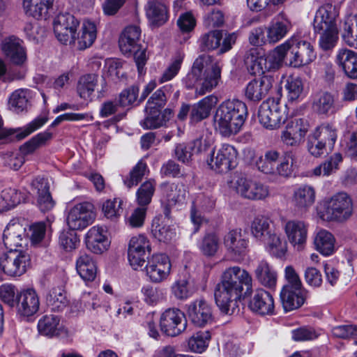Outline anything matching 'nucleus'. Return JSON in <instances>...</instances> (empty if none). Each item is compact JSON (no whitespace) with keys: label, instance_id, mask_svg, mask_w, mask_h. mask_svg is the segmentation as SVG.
I'll return each instance as SVG.
<instances>
[{"label":"nucleus","instance_id":"1","mask_svg":"<svg viewBox=\"0 0 357 357\" xmlns=\"http://www.w3.org/2000/svg\"><path fill=\"white\" fill-rule=\"evenodd\" d=\"M252 277L246 269L233 266L225 268L215 288V303L225 314H232L238 307L244 287L245 295H250L252 290Z\"/></svg>","mask_w":357,"mask_h":357},{"label":"nucleus","instance_id":"2","mask_svg":"<svg viewBox=\"0 0 357 357\" xmlns=\"http://www.w3.org/2000/svg\"><path fill=\"white\" fill-rule=\"evenodd\" d=\"M222 63L208 54L200 55L195 61L191 71L183 79L188 89L195 88L199 96L216 87L221 78Z\"/></svg>","mask_w":357,"mask_h":357},{"label":"nucleus","instance_id":"3","mask_svg":"<svg viewBox=\"0 0 357 357\" xmlns=\"http://www.w3.org/2000/svg\"><path fill=\"white\" fill-rule=\"evenodd\" d=\"M248 116L245 102L232 99L222 102L217 108L213 116L215 129L224 137L238 133Z\"/></svg>","mask_w":357,"mask_h":357},{"label":"nucleus","instance_id":"4","mask_svg":"<svg viewBox=\"0 0 357 357\" xmlns=\"http://www.w3.org/2000/svg\"><path fill=\"white\" fill-rule=\"evenodd\" d=\"M276 54L280 66L287 59L291 67L300 68L308 65L316 58L313 46L310 43L292 36L276 47Z\"/></svg>","mask_w":357,"mask_h":357},{"label":"nucleus","instance_id":"5","mask_svg":"<svg viewBox=\"0 0 357 357\" xmlns=\"http://www.w3.org/2000/svg\"><path fill=\"white\" fill-rule=\"evenodd\" d=\"M295 162V153L292 151L280 153L270 149L259 156L255 162L257 169L263 174L289 178L294 172L293 165Z\"/></svg>","mask_w":357,"mask_h":357},{"label":"nucleus","instance_id":"6","mask_svg":"<svg viewBox=\"0 0 357 357\" xmlns=\"http://www.w3.org/2000/svg\"><path fill=\"white\" fill-rule=\"evenodd\" d=\"M353 213V202L350 196L344 192L335 194L324 204L320 211L321 219L326 221L342 222Z\"/></svg>","mask_w":357,"mask_h":357},{"label":"nucleus","instance_id":"7","mask_svg":"<svg viewBox=\"0 0 357 357\" xmlns=\"http://www.w3.org/2000/svg\"><path fill=\"white\" fill-rule=\"evenodd\" d=\"M31 266L29 255L17 250H10L0 257V282L4 280L3 274L10 277L24 275Z\"/></svg>","mask_w":357,"mask_h":357},{"label":"nucleus","instance_id":"8","mask_svg":"<svg viewBox=\"0 0 357 357\" xmlns=\"http://www.w3.org/2000/svg\"><path fill=\"white\" fill-rule=\"evenodd\" d=\"M259 123L266 129L279 128L287 120L284 106L278 98H268L264 101L258 111Z\"/></svg>","mask_w":357,"mask_h":357},{"label":"nucleus","instance_id":"9","mask_svg":"<svg viewBox=\"0 0 357 357\" xmlns=\"http://www.w3.org/2000/svg\"><path fill=\"white\" fill-rule=\"evenodd\" d=\"M276 54V47L266 56L261 54L257 49H250L245 55V63L250 74L261 75L273 69H278L280 66Z\"/></svg>","mask_w":357,"mask_h":357},{"label":"nucleus","instance_id":"10","mask_svg":"<svg viewBox=\"0 0 357 357\" xmlns=\"http://www.w3.org/2000/svg\"><path fill=\"white\" fill-rule=\"evenodd\" d=\"M96 217L93 205L84 202L75 204L68 209L66 223L71 230H82L91 225Z\"/></svg>","mask_w":357,"mask_h":357},{"label":"nucleus","instance_id":"11","mask_svg":"<svg viewBox=\"0 0 357 357\" xmlns=\"http://www.w3.org/2000/svg\"><path fill=\"white\" fill-rule=\"evenodd\" d=\"M237 156L238 152L233 146L224 144L213 149L208 160V164L216 172H225L236 167Z\"/></svg>","mask_w":357,"mask_h":357},{"label":"nucleus","instance_id":"12","mask_svg":"<svg viewBox=\"0 0 357 357\" xmlns=\"http://www.w3.org/2000/svg\"><path fill=\"white\" fill-rule=\"evenodd\" d=\"M40 298L35 289L29 288L21 291L16 296V313L24 321H30L40 309Z\"/></svg>","mask_w":357,"mask_h":357},{"label":"nucleus","instance_id":"13","mask_svg":"<svg viewBox=\"0 0 357 357\" xmlns=\"http://www.w3.org/2000/svg\"><path fill=\"white\" fill-rule=\"evenodd\" d=\"M234 188L238 195L249 200H264L270 195L267 185L243 176L234 181Z\"/></svg>","mask_w":357,"mask_h":357},{"label":"nucleus","instance_id":"14","mask_svg":"<svg viewBox=\"0 0 357 357\" xmlns=\"http://www.w3.org/2000/svg\"><path fill=\"white\" fill-rule=\"evenodd\" d=\"M186 313L190 322L197 327H205L214 321L212 306L204 298H196L188 304Z\"/></svg>","mask_w":357,"mask_h":357},{"label":"nucleus","instance_id":"15","mask_svg":"<svg viewBox=\"0 0 357 357\" xmlns=\"http://www.w3.org/2000/svg\"><path fill=\"white\" fill-rule=\"evenodd\" d=\"M145 269L146 274L151 282L161 283L169 278L172 264L167 255L155 254L148 260Z\"/></svg>","mask_w":357,"mask_h":357},{"label":"nucleus","instance_id":"16","mask_svg":"<svg viewBox=\"0 0 357 357\" xmlns=\"http://www.w3.org/2000/svg\"><path fill=\"white\" fill-rule=\"evenodd\" d=\"M160 326L161 331L168 336L180 335L187 326L184 313L177 308L166 310L160 316Z\"/></svg>","mask_w":357,"mask_h":357},{"label":"nucleus","instance_id":"17","mask_svg":"<svg viewBox=\"0 0 357 357\" xmlns=\"http://www.w3.org/2000/svg\"><path fill=\"white\" fill-rule=\"evenodd\" d=\"M162 191V204L166 218L169 219L171 208L184 202L186 190L182 183H163L160 185Z\"/></svg>","mask_w":357,"mask_h":357},{"label":"nucleus","instance_id":"18","mask_svg":"<svg viewBox=\"0 0 357 357\" xmlns=\"http://www.w3.org/2000/svg\"><path fill=\"white\" fill-rule=\"evenodd\" d=\"M54 31L58 40L63 44L72 43L76 35L79 22L70 13L58 15L54 20Z\"/></svg>","mask_w":357,"mask_h":357},{"label":"nucleus","instance_id":"19","mask_svg":"<svg viewBox=\"0 0 357 357\" xmlns=\"http://www.w3.org/2000/svg\"><path fill=\"white\" fill-rule=\"evenodd\" d=\"M308 126L303 119H294L289 121L284 130L281 132L282 142L288 146H298L304 142Z\"/></svg>","mask_w":357,"mask_h":357},{"label":"nucleus","instance_id":"20","mask_svg":"<svg viewBox=\"0 0 357 357\" xmlns=\"http://www.w3.org/2000/svg\"><path fill=\"white\" fill-rule=\"evenodd\" d=\"M283 230L289 243L298 250L303 248L306 243L308 225L303 220L294 219L286 221Z\"/></svg>","mask_w":357,"mask_h":357},{"label":"nucleus","instance_id":"21","mask_svg":"<svg viewBox=\"0 0 357 357\" xmlns=\"http://www.w3.org/2000/svg\"><path fill=\"white\" fill-rule=\"evenodd\" d=\"M274 79L269 75H263L250 81L245 89L247 99L253 102H259L271 90Z\"/></svg>","mask_w":357,"mask_h":357},{"label":"nucleus","instance_id":"22","mask_svg":"<svg viewBox=\"0 0 357 357\" xmlns=\"http://www.w3.org/2000/svg\"><path fill=\"white\" fill-rule=\"evenodd\" d=\"M215 205V199L211 194L199 193L194 198L190 209V219L195 225L194 232L199 230L203 222L201 211H211Z\"/></svg>","mask_w":357,"mask_h":357},{"label":"nucleus","instance_id":"23","mask_svg":"<svg viewBox=\"0 0 357 357\" xmlns=\"http://www.w3.org/2000/svg\"><path fill=\"white\" fill-rule=\"evenodd\" d=\"M227 250L234 257L244 256L248 248V239L241 229H234L228 231L223 238Z\"/></svg>","mask_w":357,"mask_h":357},{"label":"nucleus","instance_id":"24","mask_svg":"<svg viewBox=\"0 0 357 357\" xmlns=\"http://www.w3.org/2000/svg\"><path fill=\"white\" fill-rule=\"evenodd\" d=\"M340 8L337 6L326 3L321 6L316 12L314 19V29H331L337 27Z\"/></svg>","mask_w":357,"mask_h":357},{"label":"nucleus","instance_id":"25","mask_svg":"<svg viewBox=\"0 0 357 357\" xmlns=\"http://www.w3.org/2000/svg\"><path fill=\"white\" fill-rule=\"evenodd\" d=\"M47 121L48 118L46 115L40 116L34 119L23 128L3 129L0 131V140H3L6 142L22 140L41 128Z\"/></svg>","mask_w":357,"mask_h":357},{"label":"nucleus","instance_id":"26","mask_svg":"<svg viewBox=\"0 0 357 357\" xmlns=\"http://www.w3.org/2000/svg\"><path fill=\"white\" fill-rule=\"evenodd\" d=\"M291 28L292 24L287 17L282 13L276 15L266 27L268 43H277L287 35Z\"/></svg>","mask_w":357,"mask_h":357},{"label":"nucleus","instance_id":"27","mask_svg":"<svg viewBox=\"0 0 357 357\" xmlns=\"http://www.w3.org/2000/svg\"><path fill=\"white\" fill-rule=\"evenodd\" d=\"M1 50L6 57L14 64L22 65L26 60V52L23 41L15 36L3 39Z\"/></svg>","mask_w":357,"mask_h":357},{"label":"nucleus","instance_id":"28","mask_svg":"<svg viewBox=\"0 0 357 357\" xmlns=\"http://www.w3.org/2000/svg\"><path fill=\"white\" fill-rule=\"evenodd\" d=\"M31 190L37 195V206L42 212L52 210L55 205L50 192L48 182L43 178H36L31 182Z\"/></svg>","mask_w":357,"mask_h":357},{"label":"nucleus","instance_id":"29","mask_svg":"<svg viewBox=\"0 0 357 357\" xmlns=\"http://www.w3.org/2000/svg\"><path fill=\"white\" fill-rule=\"evenodd\" d=\"M85 243L87 248L96 254L105 252L109 245L106 231L100 226H93L87 231Z\"/></svg>","mask_w":357,"mask_h":357},{"label":"nucleus","instance_id":"30","mask_svg":"<svg viewBox=\"0 0 357 357\" xmlns=\"http://www.w3.org/2000/svg\"><path fill=\"white\" fill-rule=\"evenodd\" d=\"M96 35V24L88 20H84L79 33H76L70 44L79 50H86L93 45Z\"/></svg>","mask_w":357,"mask_h":357},{"label":"nucleus","instance_id":"31","mask_svg":"<svg viewBox=\"0 0 357 357\" xmlns=\"http://www.w3.org/2000/svg\"><path fill=\"white\" fill-rule=\"evenodd\" d=\"M249 307L254 312L261 315H271L274 312V300L267 291L259 289L251 298Z\"/></svg>","mask_w":357,"mask_h":357},{"label":"nucleus","instance_id":"32","mask_svg":"<svg viewBox=\"0 0 357 357\" xmlns=\"http://www.w3.org/2000/svg\"><path fill=\"white\" fill-rule=\"evenodd\" d=\"M312 107L318 115L328 116L337 111L335 95L328 91H319L313 96Z\"/></svg>","mask_w":357,"mask_h":357},{"label":"nucleus","instance_id":"33","mask_svg":"<svg viewBox=\"0 0 357 357\" xmlns=\"http://www.w3.org/2000/svg\"><path fill=\"white\" fill-rule=\"evenodd\" d=\"M54 0H23L22 8L24 13L36 20H45L53 8Z\"/></svg>","mask_w":357,"mask_h":357},{"label":"nucleus","instance_id":"34","mask_svg":"<svg viewBox=\"0 0 357 357\" xmlns=\"http://www.w3.org/2000/svg\"><path fill=\"white\" fill-rule=\"evenodd\" d=\"M141 29L137 25H130L125 28L119 40V48L123 54H130L139 47Z\"/></svg>","mask_w":357,"mask_h":357},{"label":"nucleus","instance_id":"35","mask_svg":"<svg viewBox=\"0 0 357 357\" xmlns=\"http://www.w3.org/2000/svg\"><path fill=\"white\" fill-rule=\"evenodd\" d=\"M280 299L284 311L289 312L301 307L305 298L303 289L284 286L280 292Z\"/></svg>","mask_w":357,"mask_h":357},{"label":"nucleus","instance_id":"36","mask_svg":"<svg viewBox=\"0 0 357 357\" xmlns=\"http://www.w3.org/2000/svg\"><path fill=\"white\" fill-rule=\"evenodd\" d=\"M146 115L140 125L144 129H156L166 124L170 119L172 112L169 109L161 112L158 108L146 107Z\"/></svg>","mask_w":357,"mask_h":357},{"label":"nucleus","instance_id":"37","mask_svg":"<svg viewBox=\"0 0 357 357\" xmlns=\"http://www.w3.org/2000/svg\"><path fill=\"white\" fill-rule=\"evenodd\" d=\"M337 63L345 75L351 79L357 78V53L348 49H341L336 56Z\"/></svg>","mask_w":357,"mask_h":357},{"label":"nucleus","instance_id":"38","mask_svg":"<svg viewBox=\"0 0 357 357\" xmlns=\"http://www.w3.org/2000/svg\"><path fill=\"white\" fill-rule=\"evenodd\" d=\"M254 273L257 280L261 285L269 288L274 287L276 285L277 272L266 260L259 261Z\"/></svg>","mask_w":357,"mask_h":357},{"label":"nucleus","instance_id":"39","mask_svg":"<svg viewBox=\"0 0 357 357\" xmlns=\"http://www.w3.org/2000/svg\"><path fill=\"white\" fill-rule=\"evenodd\" d=\"M146 14L151 23L156 26L164 24L168 20L167 7L158 0H150L147 2Z\"/></svg>","mask_w":357,"mask_h":357},{"label":"nucleus","instance_id":"40","mask_svg":"<svg viewBox=\"0 0 357 357\" xmlns=\"http://www.w3.org/2000/svg\"><path fill=\"white\" fill-rule=\"evenodd\" d=\"M76 270L85 281H93L97 274V267L92 257L86 253H80L76 260Z\"/></svg>","mask_w":357,"mask_h":357},{"label":"nucleus","instance_id":"41","mask_svg":"<svg viewBox=\"0 0 357 357\" xmlns=\"http://www.w3.org/2000/svg\"><path fill=\"white\" fill-rule=\"evenodd\" d=\"M38 333L43 336L54 337L60 335L62 325L60 318L53 314H47L42 317L38 322Z\"/></svg>","mask_w":357,"mask_h":357},{"label":"nucleus","instance_id":"42","mask_svg":"<svg viewBox=\"0 0 357 357\" xmlns=\"http://www.w3.org/2000/svg\"><path fill=\"white\" fill-rule=\"evenodd\" d=\"M215 102L216 98L208 96L204 98L197 104L194 105L190 109V122L195 123L207 118Z\"/></svg>","mask_w":357,"mask_h":357},{"label":"nucleus","instance_id":"43","mask_svg":"<svg viewBox=\"0 0 357 357\" xmlns=\"http://www.w3.org/2000/svg\"><path fill=\"white\" fill-rule=\"evenodd\" d=\"M292 200L298 208H307L315 201V190L311 185H302L294 190Z\"/></svg>","mask_w":357,"mask_h":357},{"label":"nucleus","instance_id":"44","mask_svg":"<svg viewBox=\"0 0 357 357\" xmlns=\"http://www.w3.org/2000/svg\"><path fill=\"white\" fill-rule=\"evenodd\" d=\"M250 231L253 237L261 242H265L266 238L275 231L271 229L270 219L263 215H258L253 219Z\"/></svg>","mask_w":357,"mask_h":357},{"label":"nucleus","instance_id":"45","mask_svg":"<svg viewBox=\"0 0 357 357\" xmlns=\"http://www.w3.org/2000/svg\"><path fill=\"white\" fill-rule=\"evenodd\" d=\"M24 229L19 223H9L3 231V240L5 246L13 250L22 246Z\"/></svg>","mask_w":357,"mask_h":357},{"label":"nucleus","instance_id":"46","mask_svg":"<svg viewBox=\"0 0 357 357\" xmlns=\"http://www.w3.org/2000/svg\"><path fill=\"white\" fill-rule=\"evenodd\" d=\"M98 82V76L96 74H86L82 76L77 86L79 96L86 100H92Z\"/></svg>","mask_w":357,"mask_h":357},{"label":"nucleus","instance_id":"47","mask_svg":"<svg viewBox=\"0 0 357 357\" xmlns=\"http://www.w3.org/2000/svg\"><path fill=\"white\" fill-rule=\"evenodd\" d=\"M342 161V155L340 153H335L319 166L314 167L312 170V174L315 176H328L339 169L340 165Z\"/></svg>","mask_w":357,"mask_h":357},{"label":"nucleus","instance_id":"48","mask_svg":"<svg viewBox=\"0 0 357 357\" xmlns=\"http://www.w3.org/2000/svg\"><path fill=\"white\" fill-rule=\"evenodd\" d=\"M335 242L333 235L325 229L318 231L314 238L317 250L324 256H329L334 252Z\"/></svg>","mask_w":357,"mask_h":357},{"label":"nucleus","instance_id":"49","mask_svg":"<svg viewBox=\"0 0 357 357\" xmlns=\"http://www.w3.org/2000/svg\"><path fill=\"white\" fill-rule=\"evenodd\" d=\"M342 37L347 45L357 48V15H350L345 17Z\"/></svg>","mask_w":357,"mask_h":357},{"label":"nucleus","instance_id":"50","mask_svg":"<svg viewBox=\"0 0 357 357\" xmlns=\"http://www.w3.org/2000/svg\"><path fill=\"white\" fill-rule=\"evenodd\" d=\"M172 294L178 300H185L196 291L194 280L190 278H180L176 280L171 287Z\"/></svg>","mask_w":357,"mask_h":357},{"label":"nucleus","instance_id":"51","mask_svg":"<svg viewBox=\"0 0 357 357\" xmlns=\"http://www.w3.org/2000/svg\"><path fill=\"white\" fill-rule=\"evenodd\" d=\"M266 241H267L266 249L270 255L280 259L285 258L287 244L282 240L280 234L274 231Z\"/></svg>","mask_w":357,"mask_h":357},{"label":"nucleus","instance_id":"52","mask_svg":"<svg viewBox=\"0 0 357 357\" xmlns=\"http://www.w3.org/2000/svg\"><path fill=\"white\" fill-rule=\"evenodd\" d=\"M31 98V92L29 89H20L15 90L10 95L9 105L11 109L16 113L26 110Z\"/></svg>","mask_w":357,"mask_h":357},{"label":"nucleus","instance_id":"53","mask_svg":"<svg viewBox=\"0 0 357 357\" xmlns=\"http://www.w3.org/2000/svg\"><path fill=\"white\" fill-rule=\"evenodd\" d=\"M312 137L333 148L337 137V130L332 124L324 123L314 129Z\"/></svg>","mask_w":357,"mask_h":357},{"label":"nucleus","instance_id":"54","mask_svg":"<svg viewBox=\"0 0 357 357\" xmlns=\"http://www.w3.org/2000/svg\"><path fill=\"white\" fill-rule=\"evenodd\" d=\"M220 245V238L213 232L205 234L198 243L200 252L207 257H214L218 252Z\"/></svg>","mask_w":357,"mask_h":357},{"label":"nucleus","instance_id":"55","mask_svg":"<svg viewBox=\"0 0 357 357\" xmlns=\"http://www.w3.org/2000/svg\"><path fill=\"white\" fill-rule=\"evenodd\" d=\"M46 302L50 310L53 312L63 311L68 304V301L61 288H52L46 297Z\"/></svg>","mask_w":357,"mask_h":357},{"label":"nucleus","instance_id":"56","mask_svg":"<svg viewBox=\"0 0 357 357\" xmlns=\"http://www.w3.org/2000/svg\"><path fill=\"white\" fill-rule=\"evenodd\" d=\"M211 339L210 331H198L189 338L188 341V348L192 352L202 354L208 348Z\"/></svg>","mask_w":357,"mask_h":357},{"label":"nucleus","instance_id":"57","mask_svg":"<svg viewBox=\"0 0 357 357\" xmlns=\"http://www.w3.org/2000/svg\"><path fill=\"white\" fill-rule=\"evenodd\" d=\"M22 199V194L15 188H6L0 194V211H7L18 205Z\"/></svg>","mask_w":357,"mask_h":357},{"label":"nucleus","instance_id":"58","mask_svg":"<svg viewBox=\"0 0 357 357\" xmlns=\"http://www.w3.org/2000/svg\"><path fill=\"white\" fill-rule=\"evenodd\" d=\"M151 231L159 241L167 243L175 236V231L169 226L164 223L160 218L153 220Z\"/></svg>","mask_w":357,"mask_h":357},{"label":"nucleus","instance_id":"59","mask_svg":"<svg viewBox=\"0 0 357 357\" xmlns=\"http://www.w3.org/2000/svg\"><path fill=\"white\" fill-rule=\"evenodd\" d=\"M314 31L320 33L319 45L323 50H331L336 45L339 38L338 28L323 29Z\"/></svg>","mask_w":357,"mask_h":357},{"label":"nucleus","instance_id":"60","mask_svg":"<svg viewBox=\"0 0 357 357\" xmlns=\"http://www.w3.org/2000/svg\"><path fill=\"white\" fill-rule=\"evenodd\" d=\"M185 57V54L183 52H178L172 58L171 63L164 70L162 74L159 78L160 84L172 80L178 73L182 62Z\"/></svg>","mask_w":357,"mask_h":357},{"label":"nucleus","instance_id":"61","mask_svg":"<svg viewBox=\"0 0 357 357\" xmlns=\"http://www.w3.org/2000/svg\"><path fill=\"white\" fill-rule=\"evenodd\" d=\"M156 182L154 179H149L144 182L137 191V202L141 206L150 204L155 192Z\"/></svg>","mask_w":357,"mask_h":357},{"label":"nucleus","instance_id":"62","mask_svg":"<svg viewBox=\"0 0 357 357\" xmlns=\"http://www.w3.org/2000/svg\"><path fill=\"white\" fill-rule=\"evenodd\" d=\"M52 137V134L46 130L43 132H40L36 136L33 137L30 140L25 142L20 147V152L23 155H28L32 153L38 147L44 144L47 141L50 139Z\"/></svg>","mask_w":357,"mask_h":357},{"label":"nucleus","instance_id":"63","mask_svg":"<svg viewBox=\"0 0 357 357\" xmlns=\"http://www.w3.org/2000/svg\"><path fill=\"white\" fill-rule=\"evenodd\" d=\"M222 33L219 30L209 31L202 35L199 40V48L202 51H211L218 48L222 40Z\"/></svg>","mask_w":357,"mask_h":357},{"label":"nucleus","instance_id":"64","mask_svg":"<svg viewBox=\"0 0 357 357\" xmlns=\"http://www.w3.org/2000/svg\"><path fill=\"white\" fill-rule=\"evenodd\" d=\"M123 200L120 198L107 199L102 203V211L107 219L115 220L123 213Z\"/></svg>","mask_w":357,"mask_h":357}]
</instances>
